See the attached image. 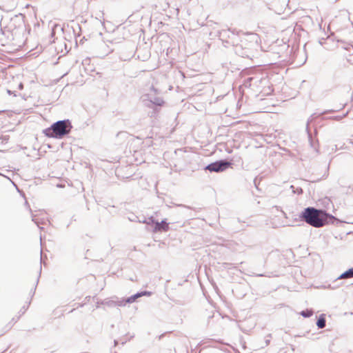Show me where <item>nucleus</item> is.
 <instances>
[{
	"instance_id": "1",
	"label": "nucleus",
	"mask_w": 353,
	"mask_h": 353,
	"mask_svg": "<svg viewBox=\"0 0 353 353\" xmlns=\"http://www.w3.org/2000/svg\"><path fill=\"white\" fill-rule=\"evenodd\" d=\"M301 217L307 223L315 228L322 227L326 221V214L314 208H305Z\"/></svg>"
},
{
	"instance_id": "6",
	"label": "nucleus",
	"mask_w": 353,
	"mask_h": 353,
	"mask_svg": "<svg viewBox=\"0 0 353 353\" xmlns=\"http://www.w3.org/2000/svg\"><path fill=\"white\" fill-rule=\"evenodd\" d=\"M352 277H353V268L350 269L347 271L343 273L339 276V279H347V278H352Z\"/></svg>"
},
{
	"instance_id": "3",
	"label": "nucleus",
	"mask_w": 353,
	"mask_h": 353,
	"mask_svg": "<svg viewBox=\"0 0 353 353\" xmlns=\"http://www.w3.org/2000/svg\"><path fill=\"white\" fill-rule=\"evenodd\" d=\"M231 163L228 161H221L215 163H212L206 167V169L210 172H223L230 167Z\"/></svg>"
},
{
	"instance_id": "7",
	"label": "nucleus",
	"mask_w": 353,
	"mask_h": 353,
	"mask_svg": "<svg viewBox=\"0 0 353 353\" xmlns=\"http://www.w3.org/2000/svg\"><path fill=\"white\" fill-rule=\"evenodd\" d=\"M301 314L303 317H310L313 314V311L312 310H303L301 312Z\"/></svg>"
},
{
	"instance_id": "2",
	"label": "nucleus",
	"mask_w": 353,
	"mask_h": 353,
	"mask_svg": "<svg viewBox=\"0 0 353 353\" xmlns=\"http://www.w3.org/2000/svg\"><path fill=\"white\" fill-rule=\"evenodd\" d=\"M71 128L68 121H59L44 130L43 133L49 138H62L70 132Z\"/></svg>"
},
{
	"instance_id": "8",
	"label": "nucleus",
	"mask_w": 353,
	"mask_h": 353,
	"mask_svg": "<svg viewBox=\"0 0 353 353\" xmlns=\"http://www.w3.org/2000/svg\"><path fill=\"white\" fill-rule=\"evenodd\" d=\"M317 326L319 328H323L325 326V320L324 318H319L317 321Z\"/></svg>"
},
{
	"instance_id": "5",
	"label": "nucleus",
	"mask_w": 353,
	"mask_h": 353,
	"mask_svg": "<svg viewBox=\"0 0 353 353\" xmlns=\"http://www.w3.org/2000/svg\"><path fill=\"white\" fill-rule=\"evenodd\" d=\"M150 295H151L150 292L144 291V292L137 293L133 296L128 297L125 301L127 303H134V301H136V300L139 297L144 296H149Z\"/></svg>"
},
{
	"instance_id": "4",
	"label": "nucleus",
	"mask_w": 353,
	"mask_h": 353,
	"mask_svg": "<svg viewBox=\"0 0 353 353\" xmlns=\"http://www.w3.org/2000/svg\"><path fill=\"white\" fill-rule=\"evenodd\" d=\"M169 230V225L168 223L165 221H162L161 222H155L154 223V232H161L164 231L166 232Z\"/></svg>"
}]
</instances>
